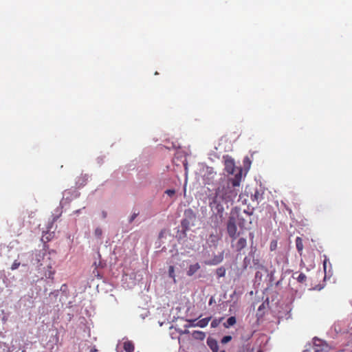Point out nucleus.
Listing matches in <instances>:
<instances>
[{"label":"nucleus","mask_w":352,"mask_h":352,"mask_svg":"<svg viewBox=\"0 0 352 352\" xmlns=\"http://www.w3.org/2000/svg\"><path fill=\"white\" fill-rule=\"evenodd\" d=\"M257 352H263V351L260 349Z\"/></svg>","instance_id":"obj_32"},{"label":"nucleus","mask_w":352,"mask_h":352,"mask_svg":"<svg viewBox=\"0 0 352 352\" xmlns=\"http://www.w3.org/2000/svg\"><path fill=\"white\" fill-rule=\"evenodd\" d=\"M211 320V317H208L203 318L200 320H199L195 325H197V327L204 328L206 327L209 322V321Z\"/></svg>","instance_id":"obj_10"},{"label":"nucleus","mask_w":352,"mask_h":352,"mask_svg":"<svg viewBox=\"0 0 352 352\" xmlns=\"http://www.w3.org/2000/svg\"><path fill=\"white\" fill-rule=\"evenodd\" d=\"M296 246L297 250L300 252L303 249L302 240L300 237L298 236L296 239Z\"/></svg>","instance_id":"obj_11"},{"label":"nucleus","mask_w":352,"mask_h":352,"mask_svg":"<svg viewBox=\"0 0 352 352\" xmlns=\"http://www.w3.org/2000/svg\"><path fill=\"white\" fill-rule=\"evenodd\" d=\"M121 352H124V351H121Z\"/></svg>","instance_id":"obj_37"},{"label":"nucleus","mask_w":352,"mask_h":352,"mask_svg":"<svg viewBox=\"0 0 352 352\" xmlns=\"http://www.w3.org/2000/svg\"><path fill=\"white\" fill-rule=\"evenodd\" d=\"M122 351L124 352H133L134 351V344L131 341H126L123 343V350Z\"/></svg>","instance_id":"obj_7"},{"label":"nucleus","mask_w":352,"mask_h":352,"mask_svg":"<svg viewBox=\"0 0 352 352\" xmlns=\"http://www.w3.org/2000/svg\"><path fill=\"white\" fill-rule=\"evenodd\" d=\"M185 215L190 219L193 220L195 219V214L192 210H188L185 212Z\"/></svg>","instance_id":"obj_16"},{"label":"nucleus","mask_w":352,"mask_h":352,"mask_svg":"<svg viewBox=\"0 0 352 352\" xmlns=\"http://www.w3.org/2000/svg\"><path fill=\"white\" fill-rule=\"evenodd\" d=\"M221 352H225L224 351H221Z\"/></svg>","instance_id":"obj_36"},{"label":"nucleus","mask_w":352,"mask_h":352,"mask_svg":"<svg viewBox=\"0 0 352 352\" xmlns=\"http://www.w3.org/2000/svg\"><path fill=\"white\" fill-rule=\"evenodd\" d=\"M277 248V241L276 240H273L271 241L270 245V249L271 251H274Z\"/></svg>","instance_id":"obj_20"},{"label":"nucleus","mask_w":352,"mask_h":352,"mask_svg":"<svg viewBox=\"0 0 352 352\" xmlns=\"http://www.w3.org/2000/svg\"><path fill=\"white\" fill-rule=\"evenodd\" d=\"M168 275L170 278H173L175 282V269L172 265L169 266L168 267Z\"/></svg>","instance_id":"obj_17"},{"label":"nucleus","mask_w":352,"mask_h":352,"mask_svg":"<svg viewBox=\"0 0 352 352\" xmlns=\"http://www.w3.org/2000/svg\"><path fill=\"white\" fill-rule=\"evenodd\" d=\"M241 179V173L239 172L235 175L234 178L229 179L225 184L220 186L216 190L210 206L212 208H214L218 213H223L224 210L223 204H232L237 197L239 190L236 188L239 187Z\"/></svg>","instance_id":"obj_1"},{"label":"nucleus","mask_w":352,"mask_h":352,"mask_svg":"<svg viewBox=\"0 0 352 352\" xmlns=\"http://www.w3.org/2000/svg\"><path fill=\"white\" fill-rule=\"evenodd\" d=\"M182 226L185 231L189 229V221L188 219H185L182 222Z\"/></svg>","instance_id":"obj_19"},{"label":"nucleus","mask_w":352,"mask_h":352,"mask_svg":"<svg viewBox=\"0 0 352 352\" xmlns=\"http://www.w3.org/2000/svg\"><path fill=\"white\" fill-rule=\"evenodd\" d=\"M200 269V265L198 263L190 265L187 271V275L191 276L195 274Z\"/></svg>","instance_id":"obj_6"},{"label":"nucleus","mask_w":352,"mask_h":352,"mask_svg":"<svg viewBox=\"0 0 352 352\" xmlns=\"http://www.w3.org/2000/svg\"><path fill=\"white\" fill-rule=\"evenodd\" d=\"M232 340V337L230 336H224L222 340H221V342L223 344H226L228 342H230V340Z\"/></svg>","instance_id":"obj_22"},{"label":"nucleus","mask_w":352,"mask_h":352,"mask_svg":"<svg viewBox=\"0 0 352 352\" xmlns=\"http://www.w3.org/2000/svg\"><path fill=\"white\" fill-rule=\"evenodd\" d=\"M19 265H20V263H19V262H18V261H15L12 263V266H11V269H12V270H14L17 269V268L19 267Z\"/></svg>","instance_id":"obj_24"},{"label":"nucleus","mask_w":352,"mask_h":352,"mask_svg":"<svg viewBox=\"0 0 352 352\" xmlns=\"http://www.w3.org/2000/svg\"><path fill=\"white\" fill-rule=\"evenodd\" d=\"M227 232L231 239L236 240L239 236L236 226V217L231 214L227 221Z\"/></svg>","instance_id":"obj_2"},{"label":"nucleus","mask_w":352,"mask_h":352,"mask_svg":"<svg viewBox=\"0 0 352 352\" xmlns=\"http://www.w3.org/2000/svg\"><path fill=\"white\" fill-rule=\"evenodd\" d=\"M222 319L223 318L220 319H214L210 324L211 327L216 328L217 327H218L220 322H221Z\"/></svg>","instance_id":"obj_18"},{"label":"nucleus","mask_w":352,"mask_h":352,"mask_svg":"<svg viewBox=\"0 0 352 352\" xmlns=\"http://www.w3.org/2000/svg\"><path fill=\"white\" fill-rule=\"evenodd\" d=\"M22 352H25V350H23Z\"/></svg>","instance_id":"obj_35"},{"label":"nucleus","mask_w":352,"mask_h":352,"mask_svg":"<svg viewBox=\"0 0 352 352\" xmlns=\"http://www.w3.org/2000/svg\"><path fill=\"white\" fill-rule=\"evenodd\" d=\"M295 278L298 280V283H302L306 281L307 276L303 273H300Z\"/></svg>","instance_id":"obj_15"},{"label":"nucleus","mask_w":352,"mask_h":352,"mask_svg":"<svg viewBox=\"0 0 352 352\" xmlns=\"http://www.w3.org/2000/svg\"><path fill=\"white\" fill-rule=\"evenodd\" d=\"M138 215V213H135L134 212L131 217H130V219H129V223H131L134 221V219L136 218V217Z\"/></svg>","instance_id":"obj_25"},{"label":"nucleus","mask_w":352,"mask_h":352,"mask_svg":"<svg viewBox=\"0 0 352 352\" xmlns=\"http://www.w3.org/2000/svg\"><path fill=\"white\" fill-rule=\"evenodd\" d=\"M250 236L251 238H253V237H254L253 234H252V233H250Z\"/></svg>","instance_id":"obj_30"},{"label":"nucleus","mask_w":352,"mask_h":352,"mask_svg":"<svg viewBox=\"0 0 352 352\" xmlns=\"http://www.w3.org/2000/svg\"><path fill=\"white\" fill-rule=\"evenodd\" d=\"M188 333V331H187V330H186V331H184V333Z\"/></svg>","instance_id":"obj_31"},{"label":"nucleus","mask_w":352,"mask_h":352,"mask_svg":"<svg viewBox=\"0 0 352 352\" xmlns=\"http://www.w3.org/2000/svg\"><path fill=\"white\" fill-rule=\"evenodd\" d=\"M236 318L234 316H231L228 318L226 323L224 324V326L226 328H228L231 326H233L236 323Z\"/></svg>","instance_id":"obj_12"},{"label":"nucleus","mask_w":352,"mask_h":352,"mask_svg":"<svg viewBox=\"0 0 352 352\" xmlns=\"http://www.w3.org/2000/svg\"><path fill=\"white\" fill-rule=\"evenodd\" d=\"M247 246V239L244 237H240L237 240L231 241V247L237 252H240Z\"/></svg>","instance_id":"obj_3"},{"label":"nucleus","mask_w":352,"mask_h":352,"mask_svg":"<svg viewBox=\"0 0 352 352\" xmlns=\"http://www.w3.org/2000/svg\"><path fill=\"white\" fill-rule=\"evenodd\" d=\"M223 254H219V256H215L213 259H212V265H217L219 263H221L222 261H223Z\"/></svg>","instance_id":"obj_13"},{"label":"nucleus","mask_w":352,"mask_h":352,"mask_svg":"<svg viewBox=\"0 0 352 352\" xmlns=\"http://www.w3.org/2000/svg\"><path fill=\"white\" fill-rule=\"evenodd\" d=\"M192 336L196 340H203L206 337V334L200 331H194L192 333Z\"/></svg>","instance_id":"obj_8"},{"label":"nucleus","mask_w":352,"mask_h":352,"mask_svg":"<svg viewBox=\"0 0 352 352\" xmlns=\"http://www.w3.org/2000/svg\"><path fill=\"white\" fill-rule=\"evenodd\" d=\"M94 234L96 235V236L97 237H100L102 234V230L100 228H96L95 231H94Z\"/></svg>","instance_id":"obj_21"},{"label":"nucleus","mask_w":352,"mask_h":352,"mask_svg":"<svg viewBox=\"0 0 352 352\" xmlns=\"http://www.w3.org/2000/svg\"><path fill=\"white\" fill-rule=\"evenodd\" d=\"M195 320H191V321H190L191 324H190V327H197V325H195V324H196V323H195Z\"/></svg>","instance_id":"obj_26"},{"label":"nucleus","mask_w":352,"mask_h":352,"mask_svg":"<svg viewBox=\"0 0 352 352\" xmlns=\"http://www.w3.org/2000/svg\"><path fill=\"white\" fill-rule=\"evenodd\" d=\"M97 351V349H91L90 352H96Z\"/></svg>","instance_id":"obj_29"},{"label":"nucleus","mask_w":352,"mask_h":352,"mask_svg":"<svg viewBox=\"0 0 352 352\" xmlns=\"http://www.w3.org/2000/svg\"><path fill=\"white\" fill-rule=\"evenodd\" d=\"M102 217H103V218H106V217H107V212H106L105 211H103V212H102Z\"/></svg>","instance_id":"obj_28"},{"label":"nucleus","mask_w":352,"mask_h":352,"mask_svg":"<svg viewBox=\"0 0 352 352\" xmlns=\"http://www.w3.org/2000/svg\"><path fill=\"white\" fill-rule=\"evenodd\" d=\"M207 344L210 347V349L212 350V352H218L219 351V344L217 341L212 338H208L207 339Z\"/></svg>","instance_id":"obj_5"},{"label":"nucleus","mask_w":352,"mask_h":352,"mask_svg":"<svg viewBox=\"0 0 352 352\" xmlns=\"http://www.w3.org/2000/svg\"><path fill=\"white\" fill-rule=\"evenodd\" d=\"M235 168L234 162L232 159H226L225 160V170L228 174H233Z\"/></svg>","instance_id":"obj_4"},{"label":"nucleus","mask_w":352,"mask_h":352,"mask_svg":"<svg viewBox=\"0 0 352 352\" xmlns=\"http://www.w3.org/2000/svg\"><path fill=\"white\" fill-rule=\"evenodd\" d=\"M218 277H223L226 275V269L223 267L218 268L216 271Z\"/></svg>","instance_id":"obj_14"},{"label":"nucleus","mask_w":352,"mask_h":352,"mask_svg":"<svg viewBox=\"0 0 352 352\" xmlns=\"http://www.w3.org/2000/svg\"><path fill=\"white\" fill-rule=\"evenodd\" d=\"M295 275H296V273H294V274H293V277H294V278H295V277H294V276H295Z\"/></svg>","instance_id":"obj_34"},{"label":"nucleus","mask_w":352,"mask_h":352,"mask_svg":"<svg viewBox=\"0 0 352 352\" xmlns=\"http://www.w3.org/2000/svg\"><path fill=\"white\" fill-rule=\"evenodd\" d=\"M327 261L324 260L323 263L324 270L326 271Z\"/></svg>","instance_id":"obj_27"},{"label":"nucleus","mask_w":352,"mask_h":352,"mask_svg":"<svg viewBox=\"0 0 352 352\" xmlns=\"http://www.w3.org/2000/svg\"><path fill=\"white\" fill-rule=\"evenodd\" d=\"M295 275H296V273H294V274H293V277H294V278H295V277H294V276H295Z\"/></svg>","instance_id":"obj_33"},{"label":"nucleus","mask_w":352,"mask_h":352,"mask_svg":"<svg viewBox=\"0 0 352 352\" xmlns=\"http://www.w3.org/2000/svg\"><path fill=\"white\" fill-rule=\"evenodd\" d=\"M165 193L169 197H173L175 194V190L173 189H168L165 191Z\"/></svg>","instance_id":"obj_23"},{"label":"nucleus","mask_w":352,"mask_h":352,"mask_svg":"<svg viewBox=\"0 0 352 352\" xmlns=\"http://www.w3.org/2000/svg\"><path fill=\"white\" fill-rule=\"evenodd\" d=\"M48 270L45 272V276L47 278L53 279L54 272L52 270V264L49 262L47 264Z\"/></svg>","instance_id":"obj_9"}]
</instances>
